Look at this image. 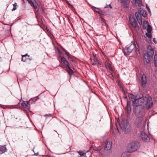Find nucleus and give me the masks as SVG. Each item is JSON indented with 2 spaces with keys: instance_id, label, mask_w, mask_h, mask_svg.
Instances as JSON below:
<instances>
[{
  "instance_id": "1",
  "label": "nucleus",
  "mask_w": 157,
  "mask_h": 157,
  "mask_svg": "<svg viewBox=\"0 0 157 157\" xmlns=\"http://www.w3.org/2000/svg\"><path fill=\"white\" fill-rule=\"evenodd\" d=\"M61 48L62 51L61 50L58 48H56L55 49V50L56 53H57L58 54L59 57L61 58V57H62L61 56L62 55H64V54H65V55L67 57L68 59H71V58L70 56L71 55L70 54V53L67 52V50L64 48H63L62 47H61Z\"/></svg>"
},
{
  "instance_id": "2",
  "label": "nucleus",
  "mask_w": 157,
  "mask_h": 157,
  "mask_svg": "<svg viewBox=\"0 0 157 157\" xmlns=\"http://www.w3.org/2000/svg\"><path fill=\"white\" fill-rule=\"evenodd\" d=\"M61 62L63 64L64 66L67 68L66 69V71L68 74L71 75L73 74V71L69 66V64L65 57L62 56L61 57Z\"/></svg>"
},
{
  "instance_id": "3",
  "label": "nucleus",
  "mask_w": 157,
  "mask_h": 157,
  "mask_svg": "<svg viewBox=\"0 0 157 157\" xmlns=\"http://www.w3.org/2000/svg\"><path fill=\"white\" fill-rule=\"evenodd\" d=\"M130 148V152H133L138 150L140 147L139 143L137 141H134L131 142L128 145Z\"/></svg>"
},
{
  "instance_id": "4",
  "label": "nucleus",
  "mask_w": 157,
  "mask_h": 157,
  "mask_svg": "<svg viewBox=\"0 0 157 157\" xmlns=\"http://www.w3.org/2000/svg\"><path fill=\"white\" fill-rule=\"evenodd\" d=\"M120 127L126 133H128L131 131V127L127 121H123L122 124H120Z\"/></svg>"
},
{
  "instance_id": "5",
  "label": "nucleus",
  "mask_w": 157,
  "mask_h": 157,
  "mask_svg": "<svg viewBox=\"0 0 157 157\" xmlns=\"http://www.w3.org/2000/svg\"><path fill=\"white\" fill-rule=\"evenodd\" d=\"M144 104L147 109H149L151 108L153 105L152 98L150 97H145Z\"/></svg>"
},
{
  "instance_id": "6",
  "label": "nucleus",
  "mask_w": 157,
  "mask_h": 157,
  "mask_svg": "<svg viewBox=\"0 0 157 157\" xmlns=\"http://www.w3.org/2000/svg\"><path fill=\"white\" fill-rule=\"evenodd\" d=\"M144 98L142 97H139L138 95L137 98L136 100V101H134L135 103L134 106H141L143 104H144Z\"/></svg>"
},
{
  "instance_id": "7",
  "label": "nucleus",
  "mask_w": 157,
  "mask_h": 157,
  "mask_svg": "<svg viewBox=\"0 0 157 157\" xmlns=\"http://www.w3.org/2000/svg\"><path fill=\"white\" fill-rule=\"evenodd\" d=\"M134 45H131L130 46H127L124 50V53L128 55L132 52L134 49Z\"/></svg>"
},
{
  "instance_id": "8",
  "label": "nucleus",
  "mask_w": 157,
  "mask_h": 157,
  "mask_svg": "<svg viewBox=\"0 0 157 157\" xmlns=\"http://www.w3.org/2000/svg\"><path fill=\"white\" fill-rule=\"evenodd\" d=\"M135 106V113L136 116H139V115L142 116V113L141 110L142 109V107L140 106Z\"/></svg>"
},
{
  "instance_id": "9",
  "label": "nucleus",
  "mask_w": 157,
  "mask_h": 157,
  "mask_svg": "<svg viewBox=\"0 0 157 157\" xmlns=\"http://www.w3.org/2000/svg\"><path fill=\"white\" fill-rule=\"evenodd\" d=\"M143 117L142 116H137L135 121V124L137 127L141 125V123L143 120Z\"/></svg>"
},
{
  "instance_id": "10",
  "label": "nucleus",
  "mask_w": 157,
  "mask_h": 157,
  "mask_svg": "<svg viewBox=\"0 0 157 157\" xmlns=\"http://www.w3.org/2000/svg\"><path fill=\"white\" fill-rule=\"evenodd\" d=\"M141 137L143 140L144 142H148L150 141L149 137L144 132H141Z\"/></svg>"
},
{
  "instance_id": "11",
  "label": "nucleus",
  "mask_w": 157,
  "mask_h": 157,
  "mask_svg": "<svg viewBox=\"0 0 157 157\" xmlns=\"http://www.w3.org/2000/svg\"><path fill=\"white\" fill-rule=\"evenodd\" d=\"M130 20L131 22V25L135 28H139L138 23L135 19L133 17H130Z\"/></svg>"
},
{
  "instance_id": "12",
  "label": "nucleus",
  "mask_w": 157,
  "mask_h": 157,
  "mask_svg": "<svg viewBox=\"0 0 157 157\" xmlns=\"http://www.w3.org/2000/svg\"><path fill=\"white\" fill-rule=\"evenodd\" d=\"M147 53L152 57L154 54L153 49L150 45H148L147 47Z\"/></svg>"
},
{
  "instance_id": "13",
  "label": "nucleus",
  "mask_w": 157,
  "mask_h": 157,
  "mask_svg": "<svg viewBox=\"0 0 157 157\" xmlns=\"http://www.w3.org/2000/svg\"><path fill=\"white\" fill-rule=\"evenodd\" d=\"M141 85L143 87L145 86L147 83V80L146 76L144 74H143L141 77Z\"/></svg>"
},
{
  "instance_id": "14",
  "label": "nucleus",
  "mask_w": 157,
  "mask_h": 157,
  "mask_svg": "<svg viewBox=\"0 0 157 157\" xmlns=\"http://www.w3.org/2000/svg\"><path fill=\"white\" fill-rule=\"evenodd\" d=\"M21 60L24 62H25L28 60H32V57H30L29 55L26 54L25 55H22Z\"/></svg>"
},
{
  "instance_id": "15",
  "label": "nucleus",
  "mask_w": 157,
  "mask_h": 157,
  "mask_svg": "<svg viewBox=\"0 0 157 157\" xmlns=\"http://www.w3.org/2000/svg\"><path fill=\"white\" fill-rule=\"evenodd\" d=\"M112 147V142L109 141H106L105 143L104 149L105 150H108Z\"/></svg>"
},
{
  "instance_id": "16",
  "label": "nucleus",
  "mask_w": 157,
  "mask_h": 157,
  "mask_svg": "<svg viewBox=\"0 0 157 157\" xmlns=\"http://www.w3.org/2000/svg\"><path fill=\"white\" fill-rule=\"evenodd\" d=\"M125 109L126 111L127 114H129L131 112V107L130 103L128 101L127 103V106L125 108Z\"/></svg>"
},
{
  "instance_id": "17",
  "label": "nucleus",
  "mask_w": 157,
  "mask_h": 157,
  "mask_svg": "<svg viewBox=\"0 0 157 157\" xmlns=\"http://www.w3.org/2000/svg\"><path fill=\"white\" fill-rule=\"evenodd\" d=\"M138 95H136V96H135L133 95V94H130L129 95V97L130 98V100L132 101L133 105V106L134 105L135 102L134 101H136V100L137 98Z\"/></svg>"
},
{
  "instance_id": "18",
  "label": "nucleus",
  "mask_w": 157,
  "mask_h": 157,
  "mask_svg": "<svg viewBox=\"0 0 157 157\" xmlns=\"http://www.w3.org/2000/svg\"><path fill=\"white\" fill-rule=\"evenodd\" d=\"M151 57V56L147 53H145L144 54V58L146 60V62L147 64L150 63Z\"/></svg>"
},
{
  "instance_id": "19",
  "label": "nucleus",
  "mask_w": 157,
  "mask_h": 157,
  "mask_svg": "<svg viewBox=\"0 0 157 157\" xmlns=\"http://www.w3.org/2000/svg\"><path fill=\"white\" fill-rule=\"evenodd\" d=\"M40 27L44 31H45L46 30H48L47 26L43 23L42 20H41L40 22Z\"/></svg>"
},
{
  "instance_id": "20",
  "label": "nucleus",
  "mask_w": 157,
  "mask_h": 157,
  "mask_svg": "<svg viewBox=\"0 0 157 157\" xmlns=\"http://www.w3.org/2000/svg\"><path fill=\"white\" fill-rule=\"evenodd\" d=\"M145 23L147 25V31L148 33H151L152 31V27L151 26L149 25L148 24V22L147 21H144L143 26L144 27Z\"/></svg>"
},
{
  "instance_id": "21",
  "label": "nucleus",
  "mask_w": 157,
  "mask_h": 157,
  "mask_svg": "<svg viewBox=\"0 0 157 157\" xmlns=\"http://www.w3.org/2000/svg\"><path fill=\"white\" fill-rule=\"evenodd\" d=\"M105 66L106 68L109 70L110 71H112L113 70V69L111 67V64L108 62H107L105 63Z\"/></svg>"
},
{
  "instance_id": "22",
  "label": "nucleus",
  "mask_w": 157,
  "mask_h": 157,
  "mask_svg": "<svg viewBox=\"0 0 157 157\" xmlns=\"http://www.w3.org/2000/svg\"><path fill=\"white\" fill-rule=\"evenodd\" d=\"M134 2L135 5L139 7L142 6V0H134Z\"/></svg>"
},
{
  "instance_id": "23",
  "label": "nucleus",
  "mask_w": 157,
  "mask_h": 157,
  "mask_svg": "<svg viewBox=\"0 0 157 157\" xmlns=\"http://www.w3.org/2000/svg\"><path fill=\"white\" fill-rule=\"evenodd\" d=\"M138 11L140 12L141 14L144 17H146L147 16V13L143 9L141 8H140Z\"/></svg>"
},
{
  "instance_id": "24",
  "label": "nucleus",
  "mask_w": 157,
  "mask_h": 157,
  "mask_svg": "<svg viewBox=\"0 0 157 157\" xmlns=\"http://www.w3.org/2000/svg\"><path fill=\"white\" fill-rule=\"evenodd\" d=\"M6 150V146L0 145V151L1 154L5 152Z\"/></svg>"
},
{
  "instance_id": "25",
  "label": "nucleus",
  "mask_w": 157,
  "mask_h": 157,
  "mask_svg": "<svg viewBox=\"0 0 157 157\" xmlns=\"http://www.w3.org/2000/svg\"><path fill=\"white\" fill-rule=\"evenodd\" d=\"M154 63L155 67H157L156 71H157V54L155 55L154 58Z\"/></svg>"
},
{
  "instance_id": "26",
  "label": "nucleus",
  "mask_w": 157,
  "mask_h": 157,
  "mask_svg": "<svg viewBox=\"0 0 157 157\" xmlns=\"http://www.w3.org/2000/svg\"><path fill=\"white\" fill-rule=\"evenodd\" d=\"M90 59L92 62H99V60L97 58L94 56V55H93V57H91Z\"/></svg>"
},
{
  "instance_id": "27",
  "label": "nucleus",
  "mask_w": 157,
  "mask_h": 157,
  "mask_svg": "<svg viewBox=\"0 0 157 157\" xmlns=\"http://www.w3.org/2000/svg\"><path fill=\"white\" fill-rule=\"evenodd\" d=\"M30 101H23L21 103V105L23 108H25L27 105L28 103H29Z\"/></svg>"
},
{
  "instance_id": "28",
  "label": "nucleus",
  "mask_w": 157,
  "mask_h": 157,
  "mask_svg": "<svg viewBox=\"0 0 157 157\" xmlns=\"http://www.w3.org/2000/svg\"><path fill=\"white\" fill-rule=\"evenodd\" d=\"M100 18V22L101 23H102V25L104 26H106L107 25L106 22V21L105 19L102 18V17H101Z\"/></svg>"
},
{
  "instance_id": "29",
  "label": "nucleus",
  "mask_w": 157,
  "mask_h": 157,
  "mask_svg": "<svg viewBox=\"0 0 157 157\" xmlns=\"http://www.w3.org/2000/svg\"><path fill=\"white\" fill-rule=\"evenodd\" d=\"M140 14L141 13L139 11V12H136L135 13V15L137 19H138L141 17L140 15Z\"/></svg>"
},
{
  "instance_id": "30",
  "label": "nucleus",
  "mask_w": 157,
  "mask_h": 157,
  "mask_svg": "<svg viewBox=\"0 0 157 157\" xmlns=\"http://www.w3.org/2000/svg\"><path fill=\"white\" fill-rule=\"evenodd\" d=\"M78 157H82L83 156L84 157L86 155V153H83L82 152H78Z\"/></svg>"
},
{
  "instance_id": "31",
  "label": "nucleus",
  "mask_w": 157,
  "mask_h": 157,
  "mask_svg": "<svg viewBox=\"0 0 157 157\" xmlns=\"http://www.w3.org/2000/svg\"><path fill=\"white\" fill-rule=\"evenodd\" d=\"M145 35L149 38H151L152 37V34L151 33H147L145 34Z\"/></svg>"
},
{
  "instance_id": "32",
  "label": "nucleus",
  "mask_w": 157,
  "mask_h": 157,
  "mask_svg": "<svg viewBox=\"0 0 157 157\" xmlns=\"http://www.w3.org/2000/svg\"><path fill=\"white\" fill-rule=\"evenodd\" d=\"M92 64L94 65H96L98 67H101V64L99 63V62H93L92 63Z\"/></svg>"
},
{
  "instance_id": "33",
  "label": "nucleus",
  "mask_w": 157,
  "mask_h": 157,
  "mask_svg": "<svg viewBox=\"0 0 157 157\" xmlns=\"http://www.w3.org/2000/svg\"><path fill=\"white\" fill-rule=\"evenodd\" d=\"M107 75L111 79H112V80L114 79V77L113 76V75L112 73H109Z\"/></svg>"
},
{
  "instance_id": "34",
  "label": "nucleus",
  "mask_w": 157,
  "mask_h": 157,
  "mask_svg": "<svg viewBox=\"0 0 157 157\" xmlns=\"http://www.w3.org/2000/svg\"><path fill=\"white\" fill-rule=\"evenodd\" d=\"M137 21H138L140 25H141L142 24V18L141 17L138 19H137Z\"/></svg>"
},
{
  "instance_id": "35",
  "label": "nucleus",
  "mask_w": 157,
  "mask_h": 157,
  "mask_svg": "<svg viewBox=\"0 0 157 157\" xmlns=\"http://www.w3.org/2000/svg\"><path fill=\"white\" fill-rule=\"evenodd\" d=\"M121 157H128V156L127 154L126 153H123L122 154Z\"/></svg>"
},
{
  "instance_id": "36",
  "label": "nucleus",
  "mask_w": 157,
  "mask_h": 157,
  "mask_svg": "<svg viewBox=\"0 0 157 157\" xmlns=\"http://www.w3.org/2000/svg\"><path fill=\"white\" fill-rule=\"evenodd\" d=\"M39 95L37 96V97L33 98V99H32V101H33V102H35L36 101L37 99L38 98H37L39 96Z\"/></svg>"
},
{
  "instance_id": "37",
  "label": "nucleus",
  "mask_w": 157,
  "mask_h": 157,
  "mask_svg": "<svg viewBox=\"0 0 157 157\" xmlns=\"http://www.w3.org/2000/svg\"><path fill=\"white\" fill-rule=\"evenodd\" d=\"M146 8L147 9L149 12L150 13H151V11L150 10L149 7V6H148V5H146Z\"/></svg>"
},
{
  "instance_id": "38",
  "label": "nucleus",
  "mask_w": 157,
  "mask_h": 157,
  "mask_svg": "<svg viewBox=\"0 0 157 157\" xmlns=\"http://www.w3.org/2000/svg\"><path fill=\"white\" fill-rule=\"evenodd\" d=\"M0 107H2V108H3V109H6V108H7V106H6L5 105H0Z\"/></svg>"
},
{
  "instance_id": "39",
  "label": "nucleus",
  "mask_w": 157,
  "mask_h": 157,
  "mask_svg": "<svg viewBox=\"0 0 157 157\" xmlns=\"http://www.w3.org/2000/svg\"><path fill=\"white\" fill-rule=\"evenodd\" d=\"M45 117H51L52 116V114H46L44 115Z\"/></svg>"
},
{
  "instance_id": "40",
  "label": "nucleus",
  "mask_w": 157,
  "mask_h": 157,
  "mask_svg": "<svg viewBox=\"0 0 157 157\" xmlns=\"http://www.w3.org/2000/svg\"><path fill=\"white\" fill-rule=\"evenodd\" d=\"M99 14H101L102 13V11L101 10H99L98 11H97Z\"/></svg>"
},
{
  "instance_id": "41",
  "label": "nucleus",
  "mask_w": 157,
  "mask_h": 157,
  "mask_svg": "<svg viewBox=\"0 0 157 157\" xmlns=\"http://www.w3.org/2000/svg\"><path fill=\"white\" fill-rule=\"evenodd\" d=\"M136 50L138 51L139 52V47L138 45H137V46H136Z\"/></svg>"
},
{
  "instance_id": "42",
  "label": "nucleus",
  "mask_w": 157,
  "mask_h": 157,
  "mask_svg": "<svg viewBox=\"0 0 157 157\" xmlns=\"http://www.w3.org/2000/svg\"><path fill=\"white\" fill-rule=\"evenodd\" d=\"M153 40L155 44H156L157 43V42L156 40L155 39V38H153Z\"/></svg>"
},
{
  "instance_id": "43",
  "label": "nucleus",
  "mask_w": 157,
  "mask_h": 157,
  "mask_svg": "<svg viewBox=\"0 0 157 157\" xmlns=\"http://www.w3.org/2000/svg\"><path fill=\"white\" fill-rule=\"evenodd\" d=\"M16 7H13V9H12V11H14L15 10H16Z\"/></svg>"
},
{
  "instance_id": "44",
  "label": "nucleus",
  "mask_w": 157,
  "mask_h": 157,
  "mask_svg": "<svg viewBox=\"0 0 157 157\" xmlns=\"http://www.w3.org/2000/svg\"><path fill=\"white\" fill-rule=\"evenodd\" d=\"M126 0H121V2H124V3H126Z\"/></svg>"
},
{
  "instance_id": "45",
  "label": "nucleus",
  "mask_w": 157,
  "mask_h": 157,
  "mask_svg": "<svg viewBox=\"0 0 157 157\" xmlns=\"http://www.w3.org/2000/svg\"><path fill=\"white\" fill-rule=\"evenodd\" d=\"M13 6H14V7H15H15H16V6H17V5L16 3H15V4H13Z\"/></svg>"
},
{
  "instance_id": "46",
  "label": "nucleus",
  "mask_w": 157,
  "mask_h": 157,
  "mask_svg": "<svg viewBox=\"0 0 157 157\" xmlns=\"http://www.w3.org/2000/svg\"><path fill=\"white\" fill-rule=\"evenodd\" d=\"M66 2L69 5H71V4L69 3V2H68V1H67Z\"/></svg>"
},
{
  "instance_id": "47",
  "label": "nucleus",
  "mask_w": 157,
  "mask_h": 157,
  "mask_svg": "<svg viewBox=\"0 0 157 157\" xmlns=\"http://www.w3.org/2000/svg\"><path fill=\"white\" fill-rule=\"evenodd\" d=\"M109 6L111 9L112 8V7L110 5H109Z\"/></svg>"
},
{
  "instance_id": "48",
  "label": "nucleus",
  "mask_w": 157,
  "mask_h": 157,
  "mask_svg": "<svg viewBox=\"0 0 157 157\" xmlns=\"http://www.w3.org/2000/svg\"><path fill=\"white\" fill-rule=\"evenodd\" d=\"M117 130L118 131V132H119V129H118V128H117Z\"/></svg>"
},
{
  "instance_id": "49",
  "label": "nucleus",
  "mask_w": 157,
  "mask_h": 157,
  "mask_svg": "<svg viewBox=\"0 0 157 157\" xmlns=\"http://www.w3.org/2000/svg\"><path fill=\"white\" fill-rule=\"evenodd\" d=\"M124 98H127V97H124Z\"/></svg>"
},
{
  "instance_id": "50",
  "label": "nucleus",
  "mask_w": 157,
  "mask_h": 157,
  "mask_svg": "<svg viewBox=\"0 0 157 157\" xmlns=\"http://www.w3.org/2000/svg\"><path fill=\"white\" fill-rule=\"evenodd\" d=\"M98 150V151H100V150Z\"/></svg>"
}]
</instances>
